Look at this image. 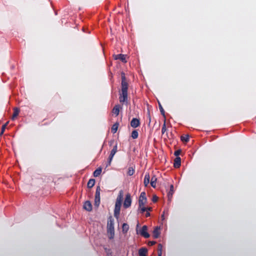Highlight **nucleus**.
I'll list each match as a JSON object with an SVG mask.
<instances>
[{"instance_id":"obj_29","label":"nucleus","mask_w":256,"mask_h":256,"mask_svg":"<svg viewBox=\"0 0 256 256\" xmlns=\"http://www.w3.org/2000/svg\"><path fill=\"white\" fill-rule=\"evenodd\" d=\"M134 172V170L132 168H129L128 170V176H132Z\"/></svg>"},{"instance_id":"obj_5","label":"nucleus","mask_w":256,"mask_h":256,"mask_svg":"<svg viewBox=\"0 0 256 256\" xmlns=\"http://www.w3.org/2000/svg\"><path fill=\"white\" fill-rule=\"evenodd\" d=\"M100 186L96 187L95 198H94V206L96 207H98L100 206Z\"/></svg>"},{"instance_id":"obj_1","label":"nucleus","mask_w":256,"mask_h":256,"mask_svg":"<svg viewBox=\"0 0 256 256\" xmlns=\"http://www.w3.org/2000/svg\"><path fill=\"white\" fill-rule=\"evenodd\" d=\"M122 90L120 94L119 100L121 103L128 102V83L126 81V78L124 72H122Z\"/></svg>"},{"instance_id":"obj_40","label":"nucleus","mask_w":256,"mask_h":256,"mask_svg":"<svg viewBox=\"0 0 256 256\" xmlns=\"http://www.w3.org/2000/svg\"><path fill=\"white\" fill-rule=\"evenodd\" d=\"M158 252V256H162V252Z\"/></svg>"},{"instance_id":"obj_39","label":"nucleus","mask_w":256,"mask_h":256,"mask_svg":"<svg viewBox=\"0 0 256 256\" xmlns=\"http://www.w3.org/2000/svg\"><path fill=\"white\" fill-rule=\"evenodd\" d=\"M146 208H147V210H148V211L152 210V208H151V207Z\"/></svg>"},{"instance_id":"obj_11","label":"nucleus","mask_w":256,"mask_h":256,"mask_svg":"<svg viewBox=\"0 0 256 256\" xmlns=\"http://www.w3.org/2000/svg\"><path fill=\"white\" fill-rule=\"evenodd\" d=\"M83 208L84 210L88 212H90L92 210V205L89 200L85 202L84 204Z\"/></svg>"},{"instance_id":"obj_6","label":"nucleus","mask_w":256,"mask_h":256,"mask_svg":"<svg viewBox=\"0 0 256 256\" xmlns=\"http://www.w3.org/2000/svg\"><path fill=\"white\" fill-rule=\"evenodd\" d=\"M117 148H118L117 144H116L113 147V148L112 149V150L110 152V154L108 158V162H107V164L106 166V167H108L110 165L111 162L112 160V158H113L114 154H116V153L117 152Z\"/></svg>"},{"instance_id":"obj_38","label":"nucleus","mask_w":256,"mask_h":256,"mask_svg":"<svg viewBox=\"0 0 256 256\" xmlns=\"http://www.w3.org/2000/svg\"><path fill=\"white\" fill-rule=\"evenodd\" d=\"M150 216V213L149 212H146V217H148Z\"/></svg>"},{"instance_id":"obj_28","label":"nucleus","mask_w":256,"mask_h":256,"mask_svg":"<svg viewBox=\"0 0 256 256\" xmlns=\"http://www.w3.org/2000/svg\"><path fill=\"white\" fill-rule=\"evenodd\" d=\"M158 107H159V108H160V113L161 114L164 116L165 117V112L162 106L161 105V104L158 102Z\"/></svg>"},{"instance_id":"obj_19","label":"nucleus","mask_w":256,"mask_h":256,"mask_svg":"<svg viewBox=\"0 0 256 256\" xmlns=\"http://www.w3.org/2000/svg\"><path fill=\"white\" fill-rule=\"evenodd\" d=\"M20 112V110L18 108H14V113L12 117V120H14L15 118L17 117Z\"/></svg>"},{"instance_id":"obj_2","label":"nucleus","mask_w":256,"mask_h":256,"mask_svg":"<svg viewBox=\"0 0 256 256\" xmlns=\"http://www.w3.org/2000/svg\"><path fill=\"white\" fill-rule=\"evenodd\" d=\"M123 200V191L120 190L116 199L115 206L114 209V216L118 218L120 214V208Z\"/></svg>"},{"instance_id":"obj_23","label":"nucleus","mask_w":256,"mask_h":256,"mask_svg":"<svg viewBox=\"0 0 256 256\" xmlns=\"http://www.w3.org/2000/svg\"><path fill=\"white\" fill-rule=\"evenodd\" d=\"M95 184V180L91 178L89 180L87 186L88 188H92Z\"/></svg>"},{"instance_id":"obj_27","label":"nucleus","mask_w":256,"mask_h":256,"mask_svg":"<svg viewBox=\"0 0 256 256\" xmlns=\"http://www.w3.org/2000/svg\"><path fill=\"white\" fill-rule=\"evenodd\" d=\"M8 124V122H7L4 124L2 126V129H1V132H0V136L2 135L4 133V132L5 131V130H6V126H7Z\"/></svg>"},{"instance_id":"obj_35","label":"nucleus","mask_w":256,"mask_h":256,"mask_svg":"<svg viewBox=\"0 0 256 256\" xmlns=\"http://www.w3.org/2000/svg\"><path fill=\"white\" fill-rule=\"evenodd\" d=\"M148 120H149L148 124H150L151 122V117H150V112L149 110L148 112Z\"/></svg>"},{"instance_id":"obj_34","label":"nucleus","mask_w":256,"mask_h":256,"mask_svg":"<svg viewBox=\"0 0 256 256\" xmlns=\"http://www.w3.org/2000/svg\"><path fill=\"white\" fill-rule=\"evenodd\" d=\"M158 200V197L156 196V195L154 196L152 198V200L153 202H156Z\"/></svg>"},{"instance_id":"obj_32","label":"nucleus","mask_w":256,"mask_h":256,"mask_svg":"<svg viewBox=\"0 0 256 256\" xmlns=\"http://www.w3.org/2000/svg\"><path fill=\"white\" fill-rule=\"evenodd\" d=\"M162 246L161 244H159L158 246V252H162Z\"/></svg>"},{"instance_id":"obj_21","label":"nucleus","mask_w":256,"mask_h":256,"mask_svg":"<svg viewBox=\"0 0 256 256\" xmlns=\"http://www.w3.org/2000/svg\"><path fill=\"white\" fill-rule=\"evenodd\" d=\"M118 126H119V124H118V122H117L112 125V126L111 128V132L112 134H115L116 132L118 127Z\"/></svg>"},{"instance_id":"obj_24","label":"nucleus","mask_w":256,"mask_h":256,"mask_svg":"<svg viewBox=\"0 0 256 256\" xmlns=\"http://www.w3.org/2000/svg\"><path fill=\"white\" fill-rule=\"evenodd\" d=\"M128 229H129L128 225L126 223L123 224L122 226V230L123 233H124V234L128 232Z\"/></svg>"},{"instance_id":"obj_20","label":"nucleus","mask_w":256,"mask_h":256,"mask_svg":"<svg viewBox=\"0 0 256 256\" xmlns=\"http://www.w3.org/2000/svg\"><path fill=\"white\" fill-rule=\"evenodd\" d=\"M157 178L156 176H153L151 178L150 185L151 186L155 188L156 187Z\"/></svg>"},{"instance_id":"obj_31","label":"nucleus","mask_w":256,"mask_h":256,"mask_svg":"<svg viewBox=\"0 0 256 256\" xmlns=\"http://www.w3.org/2000/svg\"><path fill=\"white\" fill-rule=\"evenodd\" d=\"M138 210H140L141 213H144L145 211L147 210L146 208L144 206L138 208Z\"/></svg>"},{"instance_id":"obj_7","label":"nucleus","mask_w":256,"mask_h":256,"mask_svg":"<svg viewBox=\"0 0 256 256\" xmlns=\"http://www.w3.org/2000/svg\"><path fill=\"white\" fill-rule=\"evenodd\" d=\"M132 204V199L131 196L130 194H128L126 196V198L124 202V207L125 208H129L131 206Z\"/></svg>"},{"instance_id":"obj_25","label":"nucleus","mask_w":256,"mask_h":256,"mask_svg":"<svg viewBox=\"0 0 256 256\" xmlns=\"http://www.w3.org/2000/svg\"><path fill=\"white\" fill-rule=\"evenodd\" d=\"M131 136L132 138H134V139L137 138L138 136V131L136 130H133L132 132Z\"/></svg>"},{"instance_id":"obj_33","label":"nucleus","mask_w":256,"mask_h":256,"mask_svg":"<svg viewBox=\"0 0 256 256\" xmlns=\"http://www.w3.org/2000/svg\"><path fill=\"white\" fill-rule=\"evenodd\" d=\"M180 153H181V150H178L174 152V156H176L177 157L178 156H179L180 154Z\"/></svg>"},{"instance_id":"obj_30","label":"nucleus","mask_w":256,"mask_h":256,"mask_svg":"<svg viewBox=\"0 0 256 256\" xmlns=\"http://www.w3.org/2000/svg\"><path fill=\"white\" fill-rule=\"evenodd\" d=\"M166 130V122L164 121V124L162 125V133L164 134Z\"/></svg>"},{"instance_id":"obj_17","label":"nucleus","mask_w":256,"mask_h":256,"mask_svg":"<svg viewBox=\"0 0 256 256\" xmlns=\"http://www.w3.org/2000/svg\"><path fill=\"white\" fill-rule=\"evenodd\" d=\"M150 176L148 173H146L144 176V184L145 186H147L150 182Z\"/></svg>"},{"instance_id":"obj_15","label":"nucleus","mask_w":256,"mask_h":256,"mask_svg":"<svg viewBox=\"0 0 256 256\" xmlns=\"http://www.w3.org/2000/svg\"><path fill=\"white\" fill-rule=\"evenodd\" d=\"M120 108V106L119 104H116L114 107L112 112L116 116H118L119 114Z\"/></svg>"},{"instance_id":"obj_22","label":"nucleus","mask_w":256,"mask_h":256,"mask_svg":"<svg viewBox=\"0 0 256 256\" xmlns=\"http://www.w3.org/2000/svg\"><path fill=\"white\" fill-rule=\"evenodd\" d=\"M102 171V168H98L93 173L94 176L97 177L99 176L100 174Z\"/></svg>"},{"instance_id":"obj_4","label":"nucleus","mask_w":256,"mask_h":256,"mask_svg":"<svg viewBox=\"0 0 256 256\" xmlns=\"http://www.w3.org/2000/svg\"><path fill=\"white\" fill-rule=\"evenodd\" d=\"M107 234L110 239H112L114 236V220L112 216L108 219Z\"/></svg>"},{"instance_id":"obj_14","label":"nucleus","mask_w":256,"mask_h":256,"mask_svg":"<svg viewBox=\"0 0 256 256\" xmlns=\"http://www.w3.org/2000/svg\"><path fill=\"white\" fill-rule=\"evenodd\" d=\"M181 164V159L180 157L177 156L174 160V166L175 168H178Z\"/></svg>"},{"instance_id":"obj_41","label":"nucleus","mask_w":256,"mask_h":256,"mask_svg":"<svg viewBox=\"0 0 256 256\" xmlns=\"http://www.w3.org/2000/svg\"><path fill=\"white\" fill-rule=\"evenodd\" d=\"M162 218H164V214H162Z\"/></svg>"},{"instance_id":"obj_3","label":"nucleus","mask_w":256,"mask_h":256,"mask_svg":"<svg viewBox=\"0 0 256 256\" xmlns=\"http://www.w3.org/2000/svg\"><path fill=\"white\" fill-rule=\"evenodd\" d=\"M123 200V191L120 190L116 199L115 206L114 209V216L118 218L120 214V208Z\"/></svg>"},{"instance_id":"obj_8","label":"nucleus","mask_w":256,"mask_h":256,"mask_svg":"<svg viewBox=\"0 0 256 256\" xmlns=\"http://www.w3.org/2000/svg\"><path fill=\"white\" fill-rule=\"evenodd\" d=\"M148 227L146 226H144L140 231V234L145 238H148L150 236V234L147 232Z\"/></svg>"},{"instance_id":"obj_26","label":"nucleus","mask_w":256,"mask_h":256,"mask_svg":"<svg viewBox=\"0 0 256 256\" xmlns=\"http://www.w3.org/2000/svg\"><path fill=\"white\" fill-rule=\"evenodd\" d=\"M180 139L182 142H187L189 140V136L188 135L182 136Z\"/></svg>"},{"instance_id":"obj_16","label":"nucleus","mask_w":256,"mask_h":256,"mask_svg":"<svg viewBox=\"0 0 256 256\" xmlns=\"http://www.w3.org/2000/svg\"><path fill=\"white\" fill-rule=\"evenodd\" d=\"M148 250L146 248H140L138 250L139 256H146Z\"/></svg>"},{"instance_id":"obj_36","label":"nucleus","mask_w":256,"mask_h":256,"mask_svg":"<svg viewBox=\"0 0 256 256\" xmlns=\"http://www.w3.org/2000/svg\"><path fill=\"white\" fill-rule=\"evenodd\" d=\"M156 242L155 241H150L148 242V244L150 246H152L155 244Z\"/></svg>"},{"instance_id":"obj_13","label":"nucleus","mask_w":256,"mask_h":256,"mask_svg":"<svg viewBox=\"0 0 256 256\" xmlns=\"http://www.w3.org/2000/svg\"><path fill=\"white\" fill-rule=\"evenodd\" d=\"M174 186L172 184H171L170 186V190L168 192V200L169 201H170L172 198V195L174 192Z\"/></svg>"},{"instance_id":"obj_18","label":"nucleus","mask_w":256,"mask_h":256,"mask_svg":"<svg viewBox=\"0 0 256 256\" xmlns=\"http://www.w3.org/2000/svg\"><path fill=\"white\" fill-rule=\"evenodd\" d=\"M146 202V198H139L138 205L140 207L143 206Z\"/></svg>"},{"instance_id":"obj_12","label":"nucleus","mask_w":256,"mask_h":256,"mask_svg":"<svg viewBox=\"0 0 256 256\" xmlns=\"http://www.w3.org/2000/svg\"><path fill=\"white\" fill-rule=\"evenodd\" d=\"M160 228L158 226H156L153 230L152 236L154 238H157L160 236Z\"/></svg>"},{"instance_id":"obj_10","label":"nucleus","mask_w":256,"mask_h":256,"mask_svg":"<svg viewBox=\"0 0 256 256\" xmlns=\"http://www.w3.org/2000/svg\"><path fill=\"white\" fill-rule=\"evenodd\" d=\"M140 125V121L136 118H133L130 122V126L134 128H136Z\"/></svg>"},{"instance_id":"obj_37","label":"nucleus","mask_w":256,"mask_h":256,"mask_svg":"<svg viewBox=\"0 0 256 256\" xmlns=\"http://www.w3.org/2000/svg\"><path fill=\"white\" fill-rule=\"evenodd\" d=\"M140 198H146V193L144 192H142L141 194H140Z\"/></svg>"},{"instance_id":"obj_9","label":"nucleus","mask_w":256,"mask_h":256,"mask_svg":"<svg viewBox=\"0 0 256 256\" xmlns=\"http://www.w3.org/2000/svg\"><path fill=\"white\" fill-rule=\"evenodd\" d=\"M126 54H118L114 55V60H120L124 63H126L127 62V60H126Z\"/></svg>"}]
</instances>
